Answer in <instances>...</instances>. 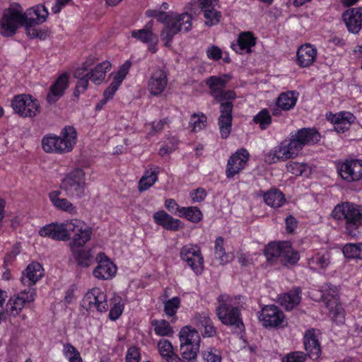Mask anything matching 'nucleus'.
<instances>
[{"label":"nucleus","instance_id":"f03ea898","mask_svg":"<svg viewBox=\"0 0 362 362\" xmlns=\"http://www.w3.org/2000/svg\"><path fill=\"white\" fill-rule=\"evenodd\" d=\"M320 135L314 129L303 128L291 136L288 141H284L276 146L272 158L273 163L285 160L296 157L305 145L313 144L320 141Z\"/></svg>","mask_w":362,"mask_h":362},{"label":"nucleus","instance_id":"dca6fc26","mask_svg":"<svg viewBox=\"0 0 362 362\" xmlns=\"http://www.w3.org/2000/svg\"><path fill=\"white\" fill-rule=\"evenodd\" d=\"M259 319L265 327H279L286 325L284 313L274 305L264 306Z\"/></svg>","mask_w":362,"mask_h":362},{"label":"nucleus","instance_id":"de8ad7c7","mask_svg":"<svg viewBox=\"0 0 362 362\" xmlns=\"http://www.w3.org/2000/svg\"><path fill=\"white\" fill-rule=\"evenodd\" d=\"M33 11V13L36 16L35 18H28L29 20L32 23H37V24H41L44 23L48 16V11L44 5L39 4L35 7L31 8Z\"/></svg>","mask_w":362,"mask_h":362},{"label":"nucleus","instance_id":"864d4df0","mask_svg":"<svg viewBox=\"0 0 362 362\" xmlns=\"http://www.w3.org/2000/svg\"><path fill=\"white\" fill-rule=\"evenodd\" d=\"M132 66V62L129 60H127L119 69L118 71L113 78V80L122 83L126 76L129 73V69Z\"/></svg>","mask_w":362,"mask_h":362},{"label":"nucleus","instance_id":"8fccbe9b","mask_svg":"<svg viewBox=\"0 0 362 362\" xmlns=\"http://www.w3.org/2000/svg\"><path fill=\"white\" fill-rule=\"evenodd\" d=\"M204 18L207 20L206 24L208 25H216L220 22L221 18V12L214 8L204 10Z\"/></svg>","mask_w":362,"mask_h":362},{"label":"nucleus","instance_id":"6ab92c4d","mask_svg":"<svg viewBox=\"0 0 362 362\" xmlns=\"http://www.w3.org/2000/svg\"><path fill=\"white\" fill-rule=\"evenodd\" d=\"M248 158L249 153L245 148H241L232 155L228 160L226 172L227 177L231 178L239 173L245 168Z\"/></svg>","mask_w":362,"mask_h":362},{"label":"nucleus","instance_id":"f3484780","mask_svg":"<svg viewBox=\"0 0 362 362\" xmlns=\"http://www.w3.org/2000/svg\"><path fill=\"white\" fill-rule=\"evenodd\" d=\"M69 228V221L52 223L42 227L38 233L42 237H48L58 241H67L71 239Z\"/></svg>","mask_w":362,"mask_h":362},{"label":"nucleus","instance_id":"c03bdc74","mask_svg":"<svg viewBox=\"0 0 362 362\" xmlns=\"http://www.w3.org/2000/svg\"><path fill=\"white\" fill-rule=\"evenodd\" d=\"M253 122L264 130L271 124L272 117L267 109H263L253 117Z\"/></svg>","mask_w":362,"mask_h":362},{"label":"nucleus","instance_id":"a18cd8bd","mask_svg":"<svg viewBox=\"0 0 362 362\" xmlns=\"http://www.w3.org/2000/svg\"><path fill=\"white\" fill-rule=\"evenodd\" d=\"M199 350V346L180 344V354L187 362H193L196 359Z\"/></svg>","mask_w":362,"mask_h":362},{"label":"nucleus","instance_id":"4be33fe9","mask_svg":"<svg viewBox=\"0 0 362 362\" xmlns=\"http://www.w3.org/2000/svg\"><path fill=\"white\" fill-rule=\"evenodd\" d=\"M69 86V74L64 73L60 75L49 88L47 100L49 104L55 103L64 93Z\"/></svg>","mask_w":362,"mask_h":362},{"label":"nucleus","instance_id":"a211bd4d","mask_svg":"<svg viewBox=\"0 0 362 362\" xmlns=\"http://www.w3.org/2000/svg\"><path fill=\"white\" fill-rule=\"evenodd\" d=\"M338 170L341 178L347 182L358 181L362 178V160H347Z\"/></svg>","mask_w":362,"mask_h":362},{"label":"nucleus","instance_id":"052dcab7","mask_svg":"<svg viewBox=\"0 0 362 362\" xmlns=\"http://www.w3.org/2000/svg\"><path fill=\"white\" fill-rule=\"evenodd\" d=\"M120 85V83L113 80L109 87L105 90L103 97L107 100L112 99Z\"/></svg>","mask_w":362,"mask_h":362},{"label":"nucleus","instance_id":"f257e3e1","mask_svg":"<svg viewBox=\"0 0 362 362\" xmlns=\"http://www.w3.org/2000/svg\"><path fill=\"white\" fill-rule=\"evenodd\" d=\"M231 77L228 74L221 76H211L206 79V84L209 88L210 94L214 99L221 103L220 116L218 119L220 133L222 139H226L232 129V111L233 105L231 100L236 98L233 90H225L227 83Z\"/></svg>","mask_w":362,"mask_h":362},{"label":"nucleus","instance_id":"2eb2a0df","mask_svg":"<svg viewBox=\"0 0 362 362\" xmlns=\"http://www.w3.org/2000/svg\"><path fill=\"white\" fill-rule=\"evenodd\" d=\"M82 307L86 310L105 312L108 309L106 294L98 288L88 291L82 300Z\"/></svg>","mask_w":362,"mask_h":362},{"label":"nucleus","instance_id":"58836bf2","mask_svg":"<svg viewBox=\"0 0 362 362\" xmlns=\"http://www.w3.org/2000/svg\"><path fill=\"white\" fill-rule=\"evenodd\" d=\"M223 238L218 237L215 240V253L219 259L221 264H226L233 261L234 255L232 253H226L223 247Z\"/></svg>","mask_w":362,"mask_h":362},{"label":"nucleus","instance_id":"603ef678","mask_svg":"<svg viewBox=\"0 0 362 362\" xmlns=\"http://www.w3.org/2000/svg\"><path fill=\"white\" fill-rule=\"evenodd\" d=\"M115 302L113 306L110 308L109 313V317L112 320H116L118 319L122 315L124 309V304L121 302V299L119 298L117 299L115 298Z\"/></svg>","mask_w":362,"mask_h":362},{"label":"nucleus","instance_id":"393cba45","mask_svg":"<svg viewBox=\"0 0 362 362\" xmlns=\"http://www.w3.org/2000/svg\"><path fill=\"white\" fill-rule=\"evenodd\" d=\"M43 276V268L40 264L33 262L26 267L21 277V282L24 286H27L28 288H33V286Z\"/></svg>","mask_w":362,"mask_h":362},{"label":"nucleus","instance_id":"aec40b11","mask_svg":"<svg viewBox=\"0 0 362 362\" xmlns=\"http://www.w3.org/2000/svg\"><path fill=\"white\" fill-rule=\"evenodd\" d=\"M342 19L350 33H358L362 26V7L347 9L343 13Z\"/></svg>","mask_w":362,"mask_h":362},{"label":"nucleus","instance_id":"f8f14e48","mask_svg":"<svg viewBox=\"0 0 362 362\" xmlns=\"http://www.w3.org/2000/svg\"><path fill=\"white\" fill-rule=\"evenodd\" d=\"M69 230L71 238L69 243L70 250L82 247L91 238V228L80 220H71Z\"/></svg>","mask_w":362,"mask_h":362},{"label":"nucleus","instance_id":"5fc2aeb1","mask_svg":"<svg viewBox=\"0 0 362 362\" xmlns=\"http://www.w3.org/2000/svg\"><path fill=\"white\" fill-rule=\"evenodd\" d=\"M204 362H221L220 351L216 349H209L202 353Z\"/></svg>","mask_w":362,"mask_h":362},{"label":"nucleus","instance_id":"c9c22d12","mask_svg":"<svg viewBox=\"0 0 362 362\" xmlns=\"http://www.w3.org/2000/svg\"><path fill=\"white\" fill-rule=\"evenodd\" d=\"M72 255L78 265L82 267H88L93 262V257L90 250L75 248L71 250Z\"/></svg>","mask_w":362,"mask_h":362},{"label":"nucleus","instance_id":"c756f323","mask_svg":"<svg viewBox=\"0 0 362 362\" xmlns=\"http://www.w3.org/2000/svg\"><path fill=\"white\" fill-rule=\"evenodd\" d=\"M300 293L301 289L299 287L295 288L281 295L279 298V303L286 310H291L300 302Z\"/></svg>","mask_w":362,"mask_h":362},{"label":"nucleus","instance_id":"5701e85b","mask_svg":"<svg viewBox=\"0 0 362 362\" xmlns=\"http://www.w3.org/2000/svg\"><path fill=\"white\" fill-rule=\"evenodd\" d=\"M168 85L167 74L163 69L156 70L151 75L148 83V88L153 95H160Z\"/></svg>","mask_w":362,"mask_h":362},{"label":"nucleus","instance_id":"79ce46f5","mask_svg":"<svg viewBox=\"0 0 362 362\" xmlns=\"http://www.w3.org/2000/svg\"><path fill=\"white\" fill-rule=\"evenodd\" d=\"M320 300L325 304L331 300H339V291L337 286L326 284L320 291Z\"/></svg>","mask_w":362,"mask_h":362},{"label":"nucleus","instance_id":"09e8293b","mask_svg":"<svg viewBox=\"0 0 362 362\" xmlns=\"http://www.w3.org/2000/svg\"><path fill=\"white\" fill-rule=\"evenodd\" d=\"M207 118L205 115H200L193 114L191 116L189 124L192 127V132H198L204 129L206 125Z\"/></svg>","mask_w":362,"mask_h":362},{"label":"nucleus","instance_id":"4c0bfd02","mask_svg":"<svg viewBox=\"0 0 362 362\" xmlns=\"http://www.w3.org/2000/svg\"><path fill=\"white\" fill-rule=\"evenodd\" d=\"M326 307L329 310V315L333 321L342 323L344 321V310L339 302V300L327 301Z\"/></svg>","mask_w":362,"mask_h":362},{"label":"nucleus","instance_id":"9d476101","mask_svg":"<svg viewBox=\"0 0 362 362\" xmlns=\"http://www.w3.org/2000/svg\"><path fill=\"white\" fill-rule=\"evenodd\" d=\"M21 10L10 7L5 9L0 20V33L4 37L13 36L17 29L23 25L26 18Z\"/></svg>","mask_w":362,"mask_h":362},{"label":"nucleus","instance_id":"1a4fd4ad","mask_svg":"<svg viewBox=\"0 0 362 362\" xmlns=\"http://www.w3.org/2000/svg\"><path fill=\"white\" fill-rule=\"evenodd\" d=\"M86 177L84 171L81 168H75L68 173L63 179L60 187L66 194L81 198L85 194Z\"/></svg>","mask_w":362,"mask_h":362},{"label":"nucleus","instance_id":"37998d69","mask_svg":"<svg viewBox=\"0 0 362 362\" xmlns=\"http://www.w3.org/2000/svg\"><path fill=\"white\" fill-rule=\"evenodd\" d=\"M158 180V173L156 170H147L139 182L140 192L145 191L151 187Z\"/></svg>","mask_w":362,"mask_h":362},{"label":"nucleus","instance_id":"bf43d9fd","mask_svg":"<svg viewBox=\"0 0 362 362\" xmlns=\"http://www.w3.org/2000/svg\"><path fill=\"white\" fill-rule=\"evenodd\" d=\"M343 253L346 258H358L357 244H346L344 246Z\"/></svg>","mask_w":362,"mask_h":362},{"label":"nucleus","instance_id":"6e6552de","mask_svg":"<svg viewBox=\"0 0 362 362\" xmlns=\"http://www.w3.org/2000/svg\"><path fill=\"white\" fill-rule=\"evenodd\" d=\"M304 347L307 354L302 351H294L288 354L282 362H304L307 356L313 359L317 360L321 355L320 343L314 333L307 332L304 337Z\"/></svg>","mask_w":362,"mask_h":362},{"label":"nucleus","instance_id":"0eeeda50","mask_svg":"<svg viewBox=\"0 0 362 362\" xmlns=\"http://www.w3.org/2000/svg\"><path fill=\"white\" fill-rule=\"evenodd\" d=\"M332 215L337 220L345 221L346 230L351 236H355L356 230L362 225V213L353 203L344 202L337 205Z\"/></svg>","mask_w":362,"mask_h":362},{"label":"nucleus","instance_id":"c85d7f7f","mask_svg":"<svg viewBox=\"0 0 362 362\" xmlns=\"http://www.w3.org/2000/svg\"><path fill=\"white\" fill-rule=\"evenodd\" d=\"M256 39L250 32L242 33L239 35L237 44L232 45V48L237 52L242 54L243 52H250L251 47L255 46Z\"/></svg>","mask_w":362,"mask_h":362},{"label":"nucleus","instance_id":"69168bd1","mask_svg":"<svg viewBox=\"0 0 362 362\" xmlns=\"http://www.w3.org/2000/svg\"><path fill=\"white\" fill-rule=\"evenodd\" d=\"M88 62H86L81 68L76 69L74 72V76L78 79H82L88 77Z\"/></svg>","mask_w":362,"mask_h":362},{"label":"nucleus","instance_id":"774afa93","mask_svg":"<svg viewBox=\"0 0 362 362\" xmlns=\"http://www.w3.org/2000/svg\"><path fill=\"white\" fill-rule=\"evenodd\" d=\"M202 327H204V330L202 332V335L204 337H211L216 335V329L214 326L211 320L206 323Z\"/></svg>","mask_w":362,"mask_h":362},{"label":"nucleus","instance_id":"39448f33","mask_svg":"<svg viewBox=\"0 0 362 362\" xmlns=\"http://www.w3.org/2000/svg\"><path fill=\"white\" fill-rule=\"evenodd\" d=\"M192 15L183 13L180 15L170 12L164 18L162 23L164 28L160 33V38L164 41V45L167 47L171 46L173 37L183 29L188 32L192 26Z\"/></svg>","mask_w":362,"mask_h":362},{"label":"nucleus","instance_id":"20e7f679","mask_svg":"<svg viewBox=\"0 0 362 362\" xmlns=\"http://www.w3.org/2000/svg\"><path fill=\"white\" fill-rule=\"evenodd\" d=\"M264 255L268 262L280 263L283 266L295 264L300 259L298 252L294 250L288 242H271L264 250Z\"/></svg>","mask_w":362,"mask_h":362},{"label":"nucleus","instance_id":"412c9836","mask_svg":"<svg viewBox=\"0 0 362 362\" xmlns=\"http://www.w3.org/2000/svg\"><path fill=\"white\" fill-rule=\"evenodd\" d=\"M98 264L93 270V275L99 279H109L116 273V266L110 262L104 253H99L97 256Z\"/></svg>","mask_w":362,"mask_h":362},{"label":"nucleus","instance_id":"13d9d810","mask_svg":"<svg viewBox=\"0 0 362 362\" xmlns=\"http://www.w3.org/2000/svg\"><path fill=\"white\" fill-rule=\"evenodd\" d=\"M20 253V243H16L12 249V251L8 253L4 260V267H8L9 264L15 260L16 257Z\"/></svg>","mask_w":362,"mask_h":362},{"label":"nucleus","instance_id":"680f3d73","mask_svg":"<svg viewBox=\"0 0 362 362\" xmlns=\"http://www.w3.org/2000/svg\"><path fill=\"white\" fill-rule=\"evenodd\" d=\"M89 80L90 79L88 77L78 79V81L74 91V96L78 97L81 93H83L87 89Z\"/></svg>","mask_w":362,"mask_h":362},{"label":"nucleus","instance_id":"a19ab883","mask_svg":"<svg viewBox=\"0 0 362 362\" xmlns=\"http://www.w3.org/2000/svg\"><path fill=\"white\" fill-rule=\"evenodd\" d=\"M151 325L154 327L155 333L158 336L170 337L174 332L169 322L165 320H153Z\"/></svg>","mask_w":362,"mask_h":362},{"label":"nucleus","instance_id":"7c9ffc66","mask_svg":"<svg viewBox=\"0 0 362 362\" xmlns=\"http://www.w3.org/2000/svg\"><path fill=\"white\" fill-rule=\"evenodd\" d=\"M180 344L190 346H200L201 338L195 329L185 327L180 332Z\"/></svg>","mask_w":362,"mask_h":362},{"label":"nucleus","instance_id":"b1692460","mask_svg":"<svg viewBox=\"0 0 362 362\" xmlns=\"http://www.w3.org/2000/svg\"><path fill=\"white\" fill-rule=\"evenodd\" d=\"M155 222L168 230L177 231L184 228V223L174 218L165 211H159L153 214Z\"/></svg>","mask_w":362,"mask_h":362},{"label":"nucleus","instance_id":"4d7b16f0","mask_svg":"<svg viewBox=\"0 0 362 362\" xmlns=\"http://www.w3.org/2000/svg\"><path fill=\"white\" fill-rule=\"evenodd\" d=\"M126 362H140L141 354L139 349L136 346H131L127 349L126 356Z\"/></svg>","mask_w":362,"mask_h":362},{"label":"nucleus","instance_id":"cd10ccee","mask_svg":"<svg viewBox=\"0 0 362 362\" xmlns=\"http://www.w3.org/2000/svg\"><path fill=\"white\" fill-rule=\"evenodd\" d=\"M330 259V252L327 250L319 251L308 259V264L312 270L323 269L329 265Z\"/></svg>","mask_w":362,"mask_h":362},{"label":"nucleus","instance_id":"72a5a7b5","mask_svg":"<svg viewBox=\"0 0 362 362\" xmlns=\"http://www.w3.org/2000/svg\"><path fill=\"white\" fill-rule=\"evenodd\" d=\"M264 202L272 207L278 208L285 202L284 194L278 189H271L263 194Z\"/></svg>","mask_w":362,"mask_h":362},{"label":"nucleus","instance_id":"ddd939ff","mask_svg":"<svg viewBox=\"0 0 362 362\" xmlns=\"http://www.w3.org/2000/svg\"><path fill=\"white\" fill-rule=\"evenodd\" d=\"M180 257L197 275L202 273L204 270V257L198 245L188 244L183 246L180 250Z\"/></svg>","mask_w":362,"mask_h":362},{"label":"nucleus","instance_id":"e2e57ef3","mask_svg":"<svg viewBox=\"0 0 362 362\" xmlns=\"http://www.w3.org/2000/svg\"><path fill=\"white\" fill-rule=\"evenodd\" d=\"M206 54L210 59L217 61L221 58L222 52L219 47L214 45L207 49Z\"/></svg>","mask_w":362,"mask_h":362},{"label":"nucleus","instance_id":"f704fd0d","mask_svg":"<svg viewBox=\"0 0 362 362\" xmlns=\"http://www.w3.org/2000/svg\"><path fill=\"white\" fill-rule=\"evenodd\" d=\"M110 67L111 64L107 61L98 64L94 69L88 71L89 79L95 83H100L105 79V74Z\"/></svg>","mask_w":362,"mask_h":362},{"label":"nucleus","instance_id":"ea45409f","mask_svg":"<svg viewBox=\"0 0 362 362\" xmlns=\"http://www.w3.org/2000/svg\"><path fill=\"white\" fill-rule=\"evenodd\" d=\"M132 37L136 38L144 43H158V38L157 35L153 33L152 30L147 29H140L133 30L131 33Z\"/></svg>","mask_w":362,"mask_h":362},{"label":"nucleus","instance_id":"473e14b6","mask_svg":"<svg viewBox=\"0 0 362 362\" xmlns=\"http://www.w3.org/2000/svg\"><path fill=\"white\" fill-rule=\"evenodd\" d=\"M298 93L296 91L284 92L276 99V106L287 111L292 109L298 100Z\"/></svg>","mask_w":362,"mask_h":362},{"label":"nucleus","instance_id":"9b49d317","mask_svg":"<svg viewBox=\"0 0 362 362\" xmlns=\"http://www.w3.org/2000/svg\"><path fill=\"white\" fill-rule=\"evenodd\" d=\"M11 106L16 113L24 117H35L40 110L38 100L27 94L16 95L11 101Z\"/></svg>","mask_w":362,"mask_h":362},{"label":"nucleus","instance_id":"bb28decb","mask_svg":"<svg viewBox=\"0 0 362 362\" xmlns=\"http://www.w3.org/2000/svg\"><path fill=\"white\" fill-rule=\"evenodd\" d=\"M355 117L352 113L349 112H341L333 115L331 118V122L334 124V129L337 132L343 133L349 129Z\"/></svg>","mask_w":362,"mask_h":362},{"label":"nucleus","instance_id":"338daca9","mask_svg":"<svg viewBox=\"0 0 362 362\" xmlns=\"http://www.w3.org/2000/svg\"><path fill=\"white\" fill-rule=\"evenodd\" d=\"M177 148V141H170L165 144L159 150V155L163 156L166 154H170L173 152Z\"/></svg>","mask_w":362,"mask_h":362},{"label":"nucleus","instance_id":"e433bc0d","mask_svg":"<svg viewBox=\"0 0 362 362\" xmlns=\"http://www.w3.org/2000/svg\"><path fill=\"white\" fill-rule=\"evenodd\" d=\"M177 216L185 217L188 221L197 223L202 218V213L197 206L177 208Z\"/></svg>","mask_w":362,"mask_h":362},{"label":"nucleus","instance_id":"a878e982","mask_svg":"<svg viewBox=\"0 0 362 362\" xmlns=\"http://www.w3.org/2000/svg\"><path fill=\"white\" fill-rule=\"evenodd\" d=\"M316 49L310 45L301 46L297 51V62L301 67H308L315 60Z\"/></svg>","mask_w":362,"mask_h":362},{"label":"nucleus","instance_id":"0e129e2a","mask_svg":"<svg viewBox=\"0 0 362 362\" xmlns=\"http://www.w3.org/2000/svg\"><path fill=\"white\" fill-rule=\"evenodd\" d=\"M193 202H201L206 197V192L204 188L199 187L190 193Z\"/></svg>","mask_w":362,"mask_h":362},{"label":"nucleus","instance_id":"6e6d98bb","mask_svg":"<svg viewBox=\"0 0 362 362\" xmlns=\"http://www.w3.org/2000/svg\"><path fill=\"white\" fill-rule=\"evenodd\" d=\"M158 348L160 354L164 358L173 351V347L170 341L167 339H160L158 343Z\"/></svg>","mask_w":362,"mask_h":362},{"label":"nucleus","instance_id":"3c124183","mask_svg":"<svg viewBox=\"0 0 362 362\" xmlns=\"http://www.w3.org/2000/svg\"><path fill=\"white\" fill-rule=\"evenodd\" d=\"M180 306V298L179 297H173L165 303L164 312L168 316H173L177 313Z\"/></svg>","mask_w":362,"mask_h":362},{"label":"nucleus","instance_id":"4468645a","mask_svg":"<svg viewBox=\"0 0 362 362\" xmlns=\"http://www.w3.org/2000/svg\"><path fill=\"white\" fill-rule=\"evenodd\" d=\"M36 292L35 288H28L22 291L18 295L11 297L6 305L4 313L7 315L16 317L22 309L25 303H32L35 300Z\"/></svg>","mask_w":362,"mask_h":362},{"label":"nucleus","instance_id":"2f4dec72","mask_svg":"<svg viewBox=\"0 0 362 362\" xmlns=\"http://www.w3.org/2000/svg\"><path fill=\"white\" fill-rule=\"evenodd\" d=\"M60 192L53 191L49 193L50 201L57 209L66 211L71 214L77 213L76 208L66 199L59 198Z\"/></svg>","mask_w":362,"mask_h":362},{"label":"nucleus","instance_id":"7ed1b4c3","mask_svg":"<svg viewBox=\"0 0 362 362\" xmlns=\"http://www.w3.org/2000/svg\"><path fill=\"white\" fill-rule=\"evenodd\" d=\"M76 132L73 127H65L59 136L49 134L42 140V146L47 153H63L72 150L76 144Z\"/></svg>","mask_w":362,"mask_h":362},{"label":"nucleus","instance_id":"49530a36","mask_svg":"<svg viewBox=\"0 0 362 362\" xmlns=\"http://www.w3.org/2000/svg\"><path fill=\"white\" fill-rule=\"evenodd\" d=\"M37 23H32L30 20L28 19V17L26 16L25 21L23 23L26 31V35L32 39L34 38H43L44 33L41 31H38V30L35 28L37 25Z\"/></svg>","mask_w":362,"mask_h":362},{"label":"nucleus","instance_id":"423d86ee","mask_svg":"<svg viewBox=\"0 0 362 362\" xmlns=\"http://www.w3.org/2000/svg\"><path fill=\"white\" fill-rule=\"evenodd\" d=\"M217 300L218 305L216 308V314L220 321L223 325L243 329L244 324L240 317V309L239 306L233 305L231 297L221 294Z\"/></svg>","mask_w":362,"mask_h":362}]
</instances>
